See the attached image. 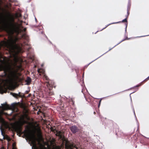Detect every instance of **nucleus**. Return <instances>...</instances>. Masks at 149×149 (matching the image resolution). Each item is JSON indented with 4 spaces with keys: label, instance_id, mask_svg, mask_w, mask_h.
<instances>
[{
    "label": "nucleus",
    "instance_id": "dca6fc26",
    "mask_svg": "<svg viewBox=\"0 0 149 149\" xmlns=\"http://www.w3.org/2000/svg\"><path fill=\"white\" fill-rule=\"evenodd\" d=\"M56 135L58 136L60 138H62V133L60 132H58L56 134Z\"/></svg>",
    "mask_w": 149,
    "mask_h": 149
},
{
    "label": "nucleus",
    "instance_id": "f3484780",
    "mask_svg": "<svg viewBox=\"0 0 149 149\" xmlns=\"http://www.w3.org/2000/svg\"><path fill=\"white\" fill-rule=\"evenodd\" d=\"M4 123L3 119L0 116V123Z\"/></svg>",
    "mask_w": 149,
    "mask_h": 149
},
{
    "label": "nucleus",
    "instance_id": "58836bf2",
    "mask_svg": "<svg viewBox=\"0 0 149 149\" xmlns=\"http://www.w3.org/2000/svg\"><path fill=\"white\" fill-rule=\"evenodd\" d=\"M40 75H41V74H40Z\"/></svg>",
    "mask_w": 149,
    "mask_h": 149
},
{
    "label": "nucleus",
    "instance_id": "b1692460",
    "mask_svg": "<svg viewBox=\"0 0 149 149\" xmlns=\"http://www.w3.org/2000/svg\"><path fill=\"white\" fill-rule=\"evenodd\" d=\"M91 63H92V62H91L88 63V64H87L86 65H89Z\"/></svg>",
    "mask_w": 149,
    "mask_h": 149
},
{
    "label": "nucleus",
    "instance_id": "393cba45",
    "mask_svg": "<svg viewBox=\"0 0 149 149\" xmlns=\"http://www.w3.org/2000/svg\"><path fill=\"white\" fill-rule=\"evenodd\" d=\"M44 64H45L44 63H42V64H41L40 65H44Z\"/></svg>",
    "mask_w": 149,
    "mask_h": 149
},
{
    "label": "nucleus",
    "instance_id": "423d86ee",
    "mask_svg": "<svg viewBox=\"0 0 149 149\" xmlns=\"http://www.w3.org/2000/svg\"><path fill=\"white\" fill-rule=\"evenodd\" d=\"M0 107H1L2 108V111L4 110L9 109H10V107L9 105L6 104H2L1 106H0Z\"/></svg>",
    "mask_w": 149,
    "mask_h": 149
},
{
    "label": "nucleus",
    "instance_id": "f704fd0d",
    "mask_svg": "<svg viewBox=\"0 0 149 149\" xmlns=\"http://www.w3.org/2000/svg\"><path fill=\"white\" fill-rule=\"evenodd\" d=\"M104 54H102V55L101 56H100V57H101V56H102L103 55H104Z\"/></svg>",
    "mask_w": 149,
    "mask_h": 149
},
{
    "label": "nucleus",
    "instance_id": "cd10ccee",
    "mask_svg": "<svg viewBox=\"0 0 149 149\" xmlns=\"http://www.w3.org/2000/svg\"><path fill=\"white\" fill-rule=\"evenodd\" d=\"M37 65V63H36V64H35H35H33V65Z\"/></svg>",
    "mask_w": 149,
    "mask_h": 149
},
{
    "label": "nucleus",
    "instance_id": "ddd939ff",
    "mask_svg": "<svg viewBox=\"0 0 149 149\" xmlns=\"http://www.w3.org/2000/svg\"><path fill=\"white\" fill-rule=\"evenodd\" d=\"M121 22L120 21H119V22H113V23H110L108 25H107L104 28H103L102 29H101V31H102V30H103V29H105V28H106L107 26H108L111 25V24H117V23H120Z\"/></svg>",
    "mask_w": 149,
    "mask_h": 149
},
{
    "label": "nucleus",
    "instance_id": "412c9836",
    "mask_svg": "<svg viewBox=\"0 0 149 149\" xmlns=\"http://www.w3.org/2000/svg\"><path fill=\"white\" fill-rule=\"evenodd\" d=\"M18 17H22L21 14L20 13L18 15Z\"/></svg>",
    "mask_w": 149,
    "mask_h": 149
},
{
    "label": "nucleus",
    "instance_id": "f03ea898",
    "mask_svg": "<svg viewBox=\"0 0 149 149\" xmlns=\"http://www.w3.org/2000/svg\"><path fill=\"white\" fill-rule=\"evenodd\" d=\"M10 66H0V71L3 70L4 74L3 76H8L5 85L12 86L16 84L18 77L15 72L11 71Z\"/></svg>",
    "mask_w": 149,
    "mask_h": 149
},
{
    "label": "nucleus",
    "instance_id": "bb28decb",
    "mask_svg": "<svg viewBox=\"0 0 149 149\" xmlns=\"http://www.w3.org/2000/svg\"><path fill=\"white\" fill-rule=\"evenodd\" d=\"M12 149H16V148L14 147H13Z\"/></svg>",
    "mask_w": 149,
    "mask_h": 149
},
{
    "label": "nucleus",
    "instance_id": "e433bc0d",
    "mask_svg": "<svg viewBox=\"0 0 149 149\" xmlns=\"http://www.w3.org/2000/svg\"><path fill=\"white\" fill-rule=\"evenodd\" d=\"M45 36L46 38H47L46 36Z\"/></svg>",
    "mask_w": 149,
    "mask_h": 149
},
{
    "label": "nucleus",
    "instance_id": "aec40b11",
    "mask_svg": "<svg viewBox=\"0 0 149 149\" xmlns=\"http://www.w3.org/2000/svg\"><path fill=\"white\" fill-rule=\"evenodd\" d=\"M129 10H127V16H128V15H129L130 13L129 12Z\"/></svg>",
    "mask_w": 149,
    "mask_h": 149
},
{
    "label": "nucleus",
    "instance_id": "c756f323",
    "mask_svg": "<svg viewBox=\"0 0 149 149\" xmlns=\"http://www.w3.org/2000/svg\"><path fill=\"white\" fill-rule=\"evenodd\" d=\"M13 112V111H12V112L10 114L11 115Z\"/></svg>",
    "mask_w": 149,
    "mask_h": 149
},
{
    "label": "nucleus",
    "instance_id": "a211bd4d",
    "mask_svg": "<svg viewBox=\"0 0 149 149\" xmlns=\"http://www.w3.org/2000/svg\"><path fill=\"white\" fill-rule=\"evenodd\" d=\"M1 135H2V136H3V138L4 139V136L3 134V132H2V129L1 128Z\"/></svg>",
    "mask_w": 149,
    "mask_h": 149
},
{
    "label": "nucleus",
    "instance_id": "f257e3e1",
    "mask_svg": "<svg viewBox=\"0 0 149 149\" xmlns=\"http://www.w3.org/2000/svg\"><path fill=\"white\" fill-rule=\"evenodd\" d=\"M24 46L22 43L20 44L15 43L13 50L10 55L9 61L12 63L9 64H0V65H22L24 61L26 64L33 62L35 60L33 49L27 44Z\"/></svg>",
    "mask_w": 149,
    "mask_h": 149
},
{
    "label": "nucleus",
    "instance_id": "f8f14e48",
    "mask_svg": "<svg viewBox=\"0 0 149 149\" xmlns=\"http://www.w3.org/2000/svg\"><path fill=\"white\" fill-rule=\"evenodd\" d=\"M31 78L29 77H27V80L26 81L27 84V85H29L31 82Z\"/></svg>",
    "mask_w": 149,
    "mask_h": 149
},
{
    "label": "nucleus",
    "instance_id": "473e14b6",
    "mask_svg": "<svg viewBox=\"0 0 149 149\" xmlns=\"http://www.w3.org/2000/svg\"><path fill=\"white\" fill-rule=\"evenodd\" d=\"M98 31H97L95 33V34H96L97 33V32Z\"/></svg>",
    "mask_w": 149,
    "mask_h": 149
},
{
    "label": "nucleus",
    "instance_id": "7c9ffc66",
    "mask_svg": "<svg viewBox=\"0 0 149 149\" xmlns=\"http://www.w3.org/2000/svg\"><path fill=\"white\" fill-rule=\"evenodd\" d=\"M128 16H127V15L126 16V18H127Z\"/></svg>",
    "mask_w": 149,
    "mask_h": 149
},
{
    "label": "nucleus",
    "instance_id": "20e7f679",
    "mask_svg": "<svg viewBox=\"0 0 149 149\" xmlns=\"http://www.w3.org/2000/svg\"><path fill=\"white\" fill-rule=\"evenodd\" d=\"M27 136L29 140L32 141V142H35L36 138L34 132H29L27 134Z\"/></svg>",
    "mask_w": 149,
    "mask_h": 149
},
{
    "label": "nucleus",
    "instance_id": "c9c22d12",
    "mask_svg": "<svg viewBox=\"0 0 149 149\" xmlns=\"http://www.w3.org/2000/svg\"><path fill=\"white\" fill-rule=\"evenodd\" d=\"M42 33H43V32L42 31Z\"/></svg>",
    "mask_w": 149,
    "mask_h": 149
},
{
    "label": "nucleus",
    "instance_id": "9d476101",
    "mask_svg": "<svg viewBox=\"0 0 149 149\" xmlns=\"http://www.w3.org/2000/svg\"><path fill=\"white\" fill-rule=\"evenodd\" d=\"M5 87L4 86H0V93H3L4 91Z\"/></svg>",
    "mask_w": 149,
    "mask_h": 149
},
{
    "label": "nucleus",
    "instance_id": "c85d7f7f",
    "mask_svg": "<svg viewBox=\"0 0 149 149\" xmlns=\"http://www.w3.org/2000/svg\"><path fill=\"white\" fill-rule=\"evenodd\" d=\"M125 37H126V38L127 37V36H126V34H125ZM126 38H125V39Z\"/></svg>",
    "mask_w": 149,
    "mask_h": 149
},
{
    "label": "nucleus",
    "instance_id": "1a4fd4ad",
    "mask_svg": "<svg viewBox=\"0 0 149 149\" xmlns=\"http://www.w3.org/2000/svg\"><path fill=\"white\" fill-rule=\"evenodd\" d=\"M121 22H126V23L125 24V33H126V31H127V18H125V19H123L122 21Z\"/></svg>",
    "mask_w": 149,
    "mask_h": 149
},
{
    "label": "nucleus",
    "instance_id": "6e6552de",
    "mask_svg": "<svg viewBox=\"0 0 149 149\" xmlns=\"http://www.w3.org/2000/svg\"><path fill=\"white\" fill-rule=\"evenodd\" d=\"M70 129L71 131L73 133H75L77 130V127L75 126H72L70 128Z\"/></svg>",
    "mask_w": 149,
    "mask_h": 149
},
{
    "label": "nucleus",
    "instance_id": "0eeeda50",
    "mask_svg": "<svg viewBox=\"0 0 149 149\" xmlns=\"http://www.w3.org/2000/svg\"><path fill=\"white\" fill-rule=\"evenodd\" d=\"M129 39H130V38H128L127 37L125 39H123V40H122L121 41H120V42H119L115 46H114L112 48H110L108 51H107L105 53H104V54H106V53H107V52H108L110 50H111L113 48L115 47H116V46L117 45H118V44H120V43H121L123 41H124L125 40H129Z\"/></svg>",
    "mask_w": 149,
    "mask_h": 149
},
{
    "label": "nucleus",
    "instance_id": "4c0bfd02",
    "mask_svg": "<svg viewBox=\"0 0 149 149\" xmlns=\"http://www.w3.org/2000/svg\"><path fill=\"white\" fill-rule=\"evenodd\" d=\"M27 24H27H27H26V25H27Z\"/></svg>",
    "mask_w": 149,
    "mask_h": 149
},
{
    "label": "nucleus",
    "instance_id": "72a5a7b5",
    "mask_svg": "<svg viewBox=\"0 0 149 149\" xmlns=\"http://www.w3.org/2000/svg\"><path fill=\"white\" fill-rule=\"evenodd\" d=\"M49 42H50V43H51V44H52V42H51L50 41H49Z\"/></svg>",
    "mask_w": 149,
    "mask_h": 149
},
{
    "label": "nucleus",
    "instance_id": "5701e85b",
    "mask_svg": "<svg viewBox=\"0 0 149 149\" xmlns=\"http://www.w3.org/2000/svg\"><path fill=\"white\" fill-rule=\"evenodd\" d=\"M18 38H17V37H16V38H15V41H16V40H18Z\"/></svg>",
    "mask_w": 149,
    "mask_h": 149
},
{
    "label": "nucleus",
    "instance_id": "4468645a",
    "mask_svg": "<svg viewBox=\"0 0 149 149\" xmlns=\"http://www.w3.org/2000/svg\"><path fill=\"white\" fill-rule=\"evenodd\" d=\"M131 3L130 2V0H129V2L128 3L127 7V10H130V6H131Z\"/></svg>",
    "mask_w": 149,
    "mask_h": 149
},
{
    "label": "nucleus",
    "instance_id": "a878e982",
    "mask_svg": "<svg viewBox=\"0 0 149 149\" xmlns=\"http://www.w3.org/2000/svg\"><path fill=\"white\" fill-rule=\"evenodd\" d=\"M35 21L36 22H37V20L36 17H35Z\"/></svg>",
    "mask_w": 149,
    "mask_h": 149
},
{
    "label": "nucleus",
    "instance_id": "9b49d317",
    "mask_svg": "<svg viewBox=\"0 0 149 149\" xmlns=\"http://www.w3.org/2000/svg\"><path fill=\"white\" fill-rule=\"evenodd\" d=\"M65 147L66 149H72L73 148V146L72 145H68L66 144L65 145Z\"/></svg>",
    "mask_w": 149,
    "mask_h": 149
},
{
    "label": "nucleus",
    "instance_id": "6ab92c4d",
    "mask_svg": "<svg viewBox=\"0 0 149 149\" xmlns=\"http://www.w3.org/2000/svg\"><path fill=\"white\" fill-rule=\"evenodd\" d=\"M15 117L14 116L12 118L10 119V120H14L15 119Z\"/></svg>",
    "mask_w": 149,
    "mask_h": 149
},
{
    "label": "nucleus",
    "instance_id": "39448f33",
    "mask_svg": "<svg viewBox=\"0 0 149 149\" xmlns=\"http://www.w3.org/2000/svg\"><path fill=\"white\" fill-rule=\"evenodd\" d=\"M38 73H41L42 74V75H43V76L44 77V78L46 79H48V77H47L45 74V70H44L42 69H39L38 70Z\"/></svg>",
    "mask_w": 149,
    "mask_h": 149
},
{
    "label": "nucleus",
    "instance_id": "4be33fe9",
    "mask_svg": "<svg viewBox=\"0 0 149 149\" xmlns=\"http://www.w3.org/2000/svg\"><path fill=\"white\" fill-rule=\"evenodd\" d=\"M149 36V35H146V36H139V37H144V36Z\"/></svg>",
    "mask_w": 149,
    "mask_h": 149
},
{
    "label": "nucleus",
    "instance_id": "2f4dec72",
    "mask_svg": "<svg viewBox=\"0 0 149 149\" xmlns=\"http://www.w3.org/2000/svg\"><path fill=\"white\" fill-rule=\"evenodd\" d=\"M147 79H149V76L147 78Z\"/></svg>",
    "mask_w": 149,
    "mask_h": 149
},
{
    "label": "nucleus",
    "instance_id": "7ed1b4c3",
    "mask_svg": "<svg viewBox=\"0 0 149 149\" xmlns=\"http://www.w3.org/2000/svg\"><path fill=\"white\" fill-rule=\"evenodd\" d=\"M18 22L19 24V26L18 29L21 31L23 32V34L22 35V38L23 39H25L26 41H28V37L25 33V31L26 30V28H24L23 26H22V24L23 22L19 19H18Z\"/></svg>",
    "mask_w": 149,
    "mask_h": 149
},
{
    "label": "nucleus",
    "instance_id": "2eb2a0df",
    "mask_svg": "<svg viewBox=\"0 0 149 149\" xmlns=\"http://www.w3.org/2000/svg\"><path fill=\"white\" fill-rule=\"evenodd\" d=\"M9 43L11 44H13L15 42V40L13 39L12 38H10L9 40L8 41V42ZM12 45H13V44H12Z\"/></svg>",
    "mask_w": 149,
    "mask_h": 149
}]
</instances>
